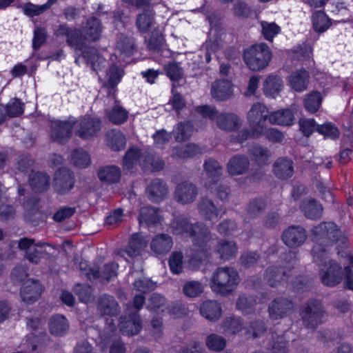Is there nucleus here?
Wrapping results in <instances>:
<instances>
[{"instance_id":"obj_16","label":"nucleus","mask_w":353,"mask_h":353,"mask_svg":"<svg viewBox=\"0 0 353 353\" xmlns=\"http://www.w3.org/2000/svg\"><path fill=\"white\" fill-rule=\"evenodd\" d=\"M197 210L201 216L206 221L216 220L221 212V208L208 196H203L199 200Z\"/></svg>"},{"instance_id":"obj_42","label":"nucleus","mask_w":353,"mask_h":353,"mask_svg":"<svg viewBox=\"0 0 353 353\" xmlns=\"http://www.w3.org/2000/svg\"><path fill=\"white\" fill-rule=\"evenodd\" d=\"M117 49L127 56L133 54L137 50L135 39L132 36L121 34L117 43Z\"/></svg>"},{"instance_id":"obj_51","label":"nucleus","mask_w":353,"mask_h":353,"mask_svg":"<svg viewBox=\"0 0 353 353\" xmlns=\"http://www.w3.org/2000/svg\"><path fill=\"white\" fill-rule=\"evenodd\" d=\"M256 303V299L250 295L241 294L238 298L236 306V308L241 310L243 314H250Z\"/></svg>"},{"instance_id":"obj_25","label":"nucleus","mask_w":353,"mask_h":353,"mask_svg":"<svg viewBox=\"0 0 353 353\" xmlns=\"http://www.w3.org/2000/svg\"><path fill=\"white\" fill-rule=\"evenodd\" d=\"M42 292L41 285L36 281L28 280L21 290L22 300L30 304L36 301Z\"/></svg>"},{"instance_id":"obj_57","label":"nucleus","mask_w":353,"mask_h":353,"mask_svg":"<svg viewBox=\"0 0 353 353\" xmlns=\"http://www.w3.org/2000/svg\"><path fill=\"white\" fill-rule=\"evenodd\" d=\"M142 166L150 169L152 171H159L164 167L163 161L158 156L147 154H145Z\"/></svg>"},{"instance_id":"obj_59","label":"nucleus","mask_w":353,"mask_h":353,"mask_svg":"<svg viewBox=\"0 0 353 353\" xmlns=\"http://www.w3.org/2000/svg\"><path fill=\"white\" fill-rule=\"evenodd\" d=\"M44 243H39L30 248L29 251L26 252V258L32 263L37 264L46 254L45 250L42 249Z\"/></svg>"},{"instance_id":"obj_41","label":"nucleus","mask_w":353,"mask_h":353,"mask_svg":"<svg viewBox=\"0 0 353 353\" xmlns=\"http://www.w3.org/2000/svg\"><path fill=\"white\" fill-rule=\"evenodd\" d=\"M108 145L114 151H119L125 147V137L119 130H112L106 134Z\"/></svg>"},{"instance_id":"obj_56","label":"nucleus","mask_w":353,"mask_h":353,"mask_svg":"<svg viewBox=\"0 0 353 353\" xmlns=\"http://www.w3.org/2000/svg\"><path fill=\"white\" fill-rule=\"evenodd\" d=\"M56 0H49L46 3L41 6H37L28 3L24 5L23 11L25 14L29 17L38 16L46 10L54 3Z\"/></svg>"},{"instance_id":"obj_55","label":"nucleus","mask_w":353,"mask_h":353,"mask_svg":"<svg viewBox=\"0 0 353 353\" xmlns=\"http://www.w3.org/2000/svg\"><path fill=\"white\" fill-rule=\"evenodd\" d=\"M266 208V203L262 199H254L248 204L246 212L251 218H256L263 214Z\"/></svg>"},{"instance_id":"obj_52","label":"nucleus","mask_w":353,"mask_h":353,"mask_svg":"<svg viewBox=\"0 0 353 353\" xmlns=\"http://www.w3.org/2000/svg\"><path fill=\"white\" fill-rule=\"evenodd\" d=\"M193 132V125L190 121L178 123L174 130L175 139L179 142H183L188 139Z\"/></svg>"},{"instance_id":"obj_30","label":"nucleus","mask_w":353,"mask_h":353,"mask_svg":"<svg viewBox=\"0 0 353 353\" xmlns=\"http://www.w3.org/2000/svg\"><path fill=\"white\" fill-rule=\"evenodd\" d=\"M200 314L210 321H216L221 316V307L216 301L208 300L200 306Z\"/></svg>"},{"instance_id":"obj_49","label":"nucleus","mask_w":353,"mask_h":353,"mask_svg":"<svg viewBox=\"0 0 353 353\" xmlns=\"http://www.w3.org/2000/svg\"><path fill=\"white\" fill-rule=\"evenodd\" d=\"M321 94L317 91H312L307 94L304 99V107L310 113H315L319 110L322 103Z\"/></svg>"},{"instance_id":"obj_35","label":"nucleus","mask_w":353,"mask_h":353,"mask_svg":"<svg viewBox=\"0 0 353 353\" xmlns=\"http://www.w3.org/2000/svg\"><path fill=\"white\" fill-rule=\"evenodd\" d=\"M83 57L90 63L93 70L97 72L105 66V59L99 55L98 50L94 48H85L83 51Z\"/></svg>"},{"instance_id":"obj_3","label":"nucleus","mask_w":353,"mask_h":353,"mask_svg":"<svg viewBox=\"0 0 353 353\" xmlns=\"http://www.w3.org/2000/svg\"><path fill=\"white\" fill-rule=\"evenodd\" d=\"M208 228L202 222H196L192 234L190 236L193 245L203 253L205 257H208L215 243V238Z\"/></svg>"},{"instance_id":"obj_33","label":"nucleus","mask_w":353,"mask_h":353,"mask_svg":"<svg viewBox=\"0 0 353 353\" xmlns=\"http://www.w3.org/2000/svg\"><path fill=\"white\" fill-rule=\"evenodd\" d=\"M238 247L233 241L221 240L218 242L215 252L223 260H230L236 255Z\"/></svg>"},{"instance_id":"obj_20","label":"nucleus","mask_w":353,"mask_h":353,"mask_svg":"<svg viewBox=\"0 0 353 353\" xmlns=\"http://www.w3.org/2000/svg\"><path fill=\"white\" fill-rule=\"evenodd\" d=\"M233 88L230 81L220 79L212 83L211 95L216 101H226L233 96Z\"/></svg>"},{"instance_id":"obj_58","label":"nucleus","mask_w":353,"mask_h":353,"mask_svg":"<svg viewBox=\"0 0 353 353\" xmlns=\"http://www.w3.org/2000/svg\"><path fill=\"white\" fill-rule=\"evenodd\" d=\"M205 344L210 350L220 352L225 348L226 341L221 336L211 334L206 338Z\"/></svg>"},{"instance_id":"obj_44","label":"nucleus","mask_w":353,"mask_h":353,"mask_svg":"<svg viewBox=\"0 0 353 353\" xmlns=\"http://www.w3.org/2000/svg\"><path fill=\"white\" fill-rule=\"evenodd\" d=\"M144 157L145 154H143L140 150L134 148H129L123 160L124 169L131 170L137 162L142 165L141 163L144 161Z\"/></svg>"},{"instance_id":"obj_12","label":"nucleus","mask_w":353,"mask_h":353,"mask_svg":"<svg viewBox=\"0 0 353 353\" xmlns=\"http://www.w3.org/2000/svg\"><path fill=\"white\" fill-rule=\"evenodd\" d=\"M101 127V122L99 119L84 117L78 122L75 128V134L82 139H89L96 136Z\"/></svg>"},{"instance_id":"obj_17","label":"nucleus","mask_w":353,"mask_h":353,"mask_svg":"<svg viewBox=\"0 0 353 353\" xmlns=\"http://www.w3.org/2000/svg\"><path fill=\"white\" fill-rule=\"evenodd\" d=\"M72 124L68 121H53L51 122L50 135L53 141L63 143L72 134Z\"/></svg>"},{"instance_id":"obj_15","label":"nucleus","mask_w":353,"mask_h":353,"mask_svg":"<svg viewBox=\"0 0 353 353\" xmlns=\"http://www.w3.org/2000/svg\"><path fill=\"white\" fill-rule=\"evenodd\" d=\"M141 9L142 11L137 15L135 26L140 33L145 34L155 23V12L150 1L149 6Z\"/></svg>"},{"instance_id":"obj_2","label":"nucleus","mask_w":353,"mask_h":353,"mask_svg":"<svg viewBox=\"0 0 353 353\" xmlns=\"http://www.w3.org/2000/svg\"><path fill=\"white\" fill-rule=\"evenodd\" d=\"M272 54L264 43L253 45L244 51L243 59L247 66L253 71L265 68L270 61Z\"/></svg>"},{"instance_id":"obj_61","label":"nucleus","mask_w":353,"mask_h":353,"mask_svg":"<svg viewBox=\"0 0 353 353\" xmlns=\"http://www.w3.org/2000/svg\"><path fill=\"white\" fill-rule=\"evenodd\" d=\"M223 328L228 334H235L243 328V323L239 318L228 317L223 323Z\"/></svg>"},{"instance_id":"obj_23","label":"nucleus","mask_w":353,"mask_h":353,"mask_svg":"<svg viewBox=\"0 0 353 353\" xmlns=\"http://www.w3.org/2000/svg\"><path fill=\"white\" fill-rule=\"evenodd\" d=\"M102 32V26L99 19L96 17L88 19L82 27V37L85 41L94 42L99 39Z\"/></svg>"},{"instance_id":"obj_5","label":"nucleus","mask_w":353,"mask_h":353,"mask_svg":"<svg viewBox=\"0 0 353 353\" xmlns=\"http://www.w3.org/2000/svg\"><path fill=\"white\" fill-rule=\"evenodd\" d=\"M325 313L324 307L319 301L310 300L301 310V320L306 327L314 329L323 323Z\"/></svg>"},{"instance_id":"obj_7","label":"nucleus","mask_w":353,"mask_h":353,"mask_svg":"<svg viewBox=\"0 0 353 353\" xmlns=\"http://www.w3.org/2000/svg\"><path fill=\"white\" fill-rule=\"evenodd\" d=\"M319 276L323 285L332 288L339 285L343 280V273L341 267L333 260L321 268Z\"/></svg>"},{"instance_id":"obj_21","label":"nucleus","mask_w":353,"mask_h":353,"mask_svg":"<svg viewBox=\"0 0 353 353\" xmlns=\"http://www.w3.org/2000/svg\"><path fill=\"white\" fill-rule=\"evenodd\" d=\"M300 210L305 217L311 220H318L323 213V207L315 199L307 198L302 201Z\"/></svg>"},{"instance_id":"obj_26","label":"nucleus","mask_w":353,"mask_h":353,"mask_svg":"<svg viewBox=\"0 0 353 353\" xmlns=\"http://www.w3.org/2000/svg\"><path fill=\"white\" fill-rule=\"evenodd\" d=\"M196 223H191L188 218L184 216L175 217L170 223V228L175 234L190 236Z\"/></svg>"},{"instance_id":"obj_45","label":"nucleus","mask_w":353,"mask_h":353,"mask_svg":"<svg viewBox=\"0 0 353 353\" xmlns=\"http://www.w3.org/2000/svg\"><path fill=\"white\" fill-rule=\"evenodd\" d=\"M338 255L345 260L343 263L344 265L345 274V287L350 290H353V272L350 266L353 267V256L346 251H338Z\"/></svg>"},{"instance_id":"obj_50","label":"nucleus","mask_w":353,"mask_h":353,"mask_svg":"<svg viewBox=\"0 0 353 353\" xmlns=\"http://www.w3.org/2000/svg\"><path fill=\"white\" fill-rule=\"evenodd\" d=\"M200 152L199 148L195 144H188L175 147L173 149L172 156L181 159H187L193 157Z\"/></svg>"},{"instance_id":"obj_32","label":"nucleus","mask_w":353,"mask_h":353,"mask_svg":"<svg viewBox=\"0 0 353 353\" xmlns=\"http://www.w3.org/2000/svg\"><path fill=\"white\" fill-rule=\"evenodd\" d=\"M145 247V243L141 238L137 234H133L129 241L126 248L118 250L117 254L125 257V254L133 258L140 254L141 250Z\"/></svg>"},{"instance_id":"obj_13","label":"nucleus","mask_w":353,"mask_h":353,"mask_svg":"<svg viewBox=\"0 0 353 353\" xmlns=\"http://www.w3.org/2000/svg\"><path fill=\"white\" fill-rule=\"evenodd\" d=\"M169 189L167 183L161 179H154L145 188V194L152 202L159 203L166 198Z\"/></svg>"},{"instance_id":"obj_18","label":"nucleus","mask_w":353,"mask_h":353,"mask_svg":"<svg viewBox=\"0 0 353 353\" xmlns=\"http://www.w3.org/2000/svg\"><path fill=\"white\" fill-rule=\"evenodd\" d=\"M215 122L220 130L225 132L236 131L241 125L240 118L231 112H219L215 118Z\"/></svg>"},{"instance_id":"obj_24","label":"nucleus","mask_w":353,"mask_h":353,"mask_svg":"<svg viewBox=\"0 0 353 353\" xmlns=\"http://www.w3.org/2000/svg\"><path fill=\"white\" fill-rule=\"evenodd\" d=\"M250 167V160L244 154H236L231 157L227 163V170L230 175L244 174Z\"/></svg>"},{"instance_id":"obj_46","label":"nucleus","mask_w":353,"mask_h":353,"mask_svg":"<svg viewBox=\"0 0 353 353\" xmlns=\"http://www.w3.org/2000/svg\"><path fill=\"white\" fill-rule=\"evenodd\" d=\"M327 247L323 243L315 241V244L311 251L314 263L322 267L327 265L328 261H330L328 259Z\"/></svg>"},{"instance_id":"obj_60","label":"nucleus","mask_w":353,"mask_h":353,"mask_svg":"<svg viewBox=\"0 0 353 353\" xmlns=\"http://www.w3.org/2000/svg\"><path fill=\"white\" fill-rule=\"evenodd\" d=\"M108 117L111 122L121 124L127 120L128 116L125 109L119 105H115L108 112Z\"/></svg>"},{"instance_id":"obj_11","label":"nucleus","mask_w":353,"mask_h":353,"mask_svg":"<svg viewBox=\"0 0 353 353\" xmlns=\"http://www.w3.org/2000/svg\"><path fill=\"white\" fill-rule=\"evenodd\" d=\"M307 238L305 229L301 225H291L282 233L281 239L288 247L296 248L303 245Z\"/></svg>"},{"instance_id":"obj_34","label":"nucleus","mask_w":353,"mask_h":353,"mask_svg":"<svg viewBox=\"0 0 353 353\" xmlns=\"http://www.w3.org/2000/svg\"><path fill=\"white\" fill-rule=\"evenodd\" d=\"M69 328L66 318L61 314L52 316L49 321V331L51 334L59 336L65 334Z\"/></svg>"},{"instance_id":"obj_19","label":"nucleus","mask_w":353,"mask_h":353,"mask_svg":"<svg viewBox=\"0 0 353 353\" xmlns=\"http://www.w3.org/2000/svg\"><path fill=\"white\" fill-rule=\"evenodd\" d=\"M129 319L125 317L120 318L119 329L123 335L134 336L139 333L141 330V319L139 314L130 312L128 313Z\"/></svg>"},{"instance_id":"obj_14","label":"nucleus","mask_w":353,"mask_h":353,"mask_svg":"<svg viewBox=\"0 0 353 353\" xmlns=\"http://www.w3.org/2000/svg\"><path fill=\"white\" fill-rule=\"evenodd\" d=\"M290 269L281 265H272L268 267L264 274V278L268 284L272 287H278L289 278Z\"/></svg>"},{"instance_id":"obj_37","label":"nucleus","mask_w":353,"mask_h":353,"mask_svg":"<svg viewBox=\"0 0 353 353\" xmlns=\"http://www.w3.org/2000/svg\"><path fill=\"white\" fill-rule=\"evenodd\" d=\"M294 120V114L289 109L273 112L269 116V121L272 124L290 125L293 124Z\"/></svg>"},{"instance_id":"obj_36","label":"nucleus","mask_w":353,"mask_h":353,"mask_svg":"<svg viewBox=\"0 0 353 353\" xmlns=\"http://www.w3.org/2000/svg\"><path fill=\"white\" fill-rule=\"evenodd\" d=\"M140 224L145 225L147 227L154 226L160 222V216L157 209L145 206L141 208L139 217Z\"/></svg>"},{"instance_id":"obj_54","label":"nucleus","mask_w":353,"mask_h":353,"mask_svg":"<svg viewBox=\"0 0 353 353\" xmlns=\"http://www.w3.org/2000/svg\"><path fill=\"white\" fill-rule=\"evenodd\" d=\"M203 290V285L198 281H188L183 286V293L190 298L199 296Z\"/></svg>"},{"instance_id":"obj_40","label":"nucleus","mask_w":353,"mask_h":353,"mask_svg":"<svg viewBox=\"0 0 353 353\" xmlns=\"http://www.w3.org/2000/svg\"><path fill=\"white\" fill-rule=\"evenodd\" d=\"M203 168L210 182L215 183L220 180L223 168L216 160L214 159L206 160L204 163Z\"/></svg>"},{"instance_id":"obj_10","label":"nucleus","mask_w":353,"mask_h":353,"mask_svg":"<svg viewBox=\"0 0 353 353\" xmlns=\"http://www.w3.org/2000/svg\"><path fill=\"white\" fill-rule=\"evenodd\" d=\"M74 182L75 180L72 172L67 168H62L55 172L52 187L57 194L64 195L70 192L73 188Z\"/></svg>"},{"instance_id":"obj_62","label":"nucleus","mask_w":353,"mask_h":353,"mask_svg":"<svg viewBox=\"0 0 353 353\" xmlns=\"http://www.w3.org/2000/svg\"><path fill=\"white\" fill-rule=\"evenodd\" d=\"M261 26L263 37L270 41H272L273 38L281 31L280 27L274 22L262 21H261Z\"/></svg>"},{"instance_id":"obj_8","label":"nucleus","mask_w":353,"mask_h":353,"mask_svg":"<svg viewBox=\"0 0 353 353\" xmlns=\"http://www.w3.org/2000/svg\"><path fill=\"white\" fill-rule=\"evenodd\" d=\"M294 303L288 298L283 296L274 299L268 305L269 317L273 321L285 318L292 313Z\"/></svg>"},{"instance_id":"obj_53","label":"nucleus","mask_w":353,"mask_h":353,"mask_svg":"<svg viewBox=\"0 0 353 353\" xmlns=\"http://www.w3.org/2000/svg\"><path fill=\"white\" fill-rule=\"evenodd\" d=\"M72 163L79 168H85L90 164V157L82 149L74 150L71 154Z\"/></svg>"},{"instance_id":"obj_29","label":"nucleus","mask_w":353,"mask_h":353,"mask_svg":"<svg viewBox=\"0 0 353 353\" xmlns=\"http://www.w3.org/2000/svg\"><path fill=\"white\" fill-rule=\"evenodd\" d=\"M273 172L281 179L291 177L294 173L292 161L285 157L279 158L273 164Z\"/></svg>"},{"instance_id":"obj_38","label":"nucleus","mask_w":353,"mask_h":353,"mask_svg":"<svg viewBox=\"0 0 353 353\" xmlns=\"http://www.w3.org/2000/svg\"><path fill=\"white\" fill-rule=\"evenodd\" d=\"M249 154L252 161L259 167L268 164L269 159L272 156L268 148L259 145L252 147L249 150Z\"/></svg>"},{"instance_id":"obj_1","label":"nucleus","mask_w":353,"mask_h":353,"mask_svg":"<svg viewBox=\"0 0 353 353\" xmlns=\"http://www.w3.org/2000/svg\"><path fill=\"white\" fill-rule=\"evenodd\" d=\"M239 282V273L234 268L228 266L219 267L211 275L210 287L214 294L227 296L235 290Z\"/></svg>"},{"instance_id":"obj_31","label":"nucleus","mask_w":353,"mask_h":353,"mask_svg":"<svg viewBox=\"0 0 353 353\" xmlns=\"http://www.w3.org/2000/svg\"><path fill=\"white\" fill-rule=\"evenodd\" d=\"M29 183L35 192H45L50 185V176L46 172H32L29 176Z\"/></svg>"},{"instance_id":"obj_6","label":"nucleus","mask_w":353,"mask_h":353,"mask_svg":"<svg viewBox=\"0 0 353 353\" xmlns=\"http://www.w3.org/2000/svg\"><path fill=\"white\" fill-rule=\"evenodd\" d=\"M268 109L261 103L252 105L247 114L248 121L252 128V136L259 137L263 132L264 123L269 119Z\"/></svg>"},{"instance_id":"obj_4","label":"nucleus","mask_w":353,"mask_h":353,"mask_svg":"<svg viewBox=\"0 0 353 353\" xmlns=\"http://www.w3.org/2000/svg\"><path fill=\"white\" fill-rule=\"evenodd\" d=\"M314 241L330 246L342 236L341 231L334 222H321L311 230Z\"/></svg>"},{"instance_id":"obj_28","label":"nucleus","mask_w":353,"mask_h":353,"mask_svg":"<svg viewBox=\"0 0 353 353\" xmlns=\"http://www.w3.org/2000/svg\"><path fill=\"white\" fill-rule=\"evenodd\" d=\"M172 245V239L170 235L159 234L152 239L150 248L157 254H164L171 250Z\"/></svg>"},{"instance_id":"obj_48","label":"nucleus","mask_w":353,"mask_h":353,"mask_svg":"<svg viewBox=\"0 0 353 353\" xmlns=\"http://www.w3.org/2000/svg\"><path fill=\"white\" fill-rule=\"evenodd\" d=\"M164 38L161 32L154 29L151 32L149 36L145 38V43L149 50L158 52L163 46Z\"/></svg>"},{"instance_id":"obj_64","label":"nucleus","mask_w":353,"mask_h":353,"mask_svg":"<svg viewBox=\"0 0 353 353\" xmlns=\"http://www.w3.org/2000/svg\"><path fill=\"white\" fill-rule=\"evenodd\" d=\"M183 254L181 252H174L170 256L169 265L174 274H180L183 270Z\"/></svg>"},{"instance_id":"obj_47","label":"nucleus","mask_w":353,"mask_h":353,"mask_svg":"<svg viewBox=\"0 0 353 353\" xmlns=\"http://www.w3.org/2000/svg\"><path fill=\"white\" fill-rule=\"evenodd\" d=\"M283 81L277 76H269L264 82L263 90L266 95L275 97L283 88Z\"/></svg>"},{"instance_id":"obj_9","label":"nucleus","mask_w":353,"mask_h":353,"mask_svg":"<svg viewBox=\"0 0 353 353\" xmlns=\"http://www.w3.org/2000/svg\"><path fill=\"white\" fill-rule=\"evenodd\" d=\"M198 187L192 182L184 181L176 184L174 192V199L181 205H188L196 199Z\"/></svg>"},{"instance_id":"obj_22","label":"nucleus","mask_w":353,"mask_h":353,"mask_svg":"<svg viewBox=\"0 0 353 353\" xmlns=\"http://www.w3.org/2000/svg\"><path fill=\"white\" fill-rule=\"evenodd\" d=\"M97 309L102 315L117 316L120 307L114 296L104 294L97 300Z\"/></svg>"},{"instance_id":"obj_63","label":"nucleus","mask_w":353,"mask_h":353,"mask_svg":"<svg viewBox=\"0 0 353 353\" xmlns=\"http://www.w3.org/2000/svg\"><path fill=\"white\" fill-rule=\"evenodd\" d=\"M330 26V21L325 13L319 12L313 16L314 29L319 32H325Z\"/></svg>"},{"instance_id":"obj_27","label":"nucleus","mask_w":353,"mask_h":353,"mask_svg":"<svg viewBox=\"0 0 353 353\" xmlns=\"http://www.w3.org/2000/svg\"><path fill=\"white\" fill-rule=\"evenodd\" d=\"M99 180L107 184L118 183L121 176V169L115 165H105L98 170Z\"/></svg>"},{"instance_id":"obj_39","label":"nucleus","mask_w":353,"mask_h":353,"mask_svg":"<svg viewBox=\"0 0 353 353\" xmlns=\"http://www.w3.org/2000/svg\"><path fill=\"white\" fill-rule=\"evenodd\" d=\"M308 72L304 69H301L290 75V83L294 90L301 92L306 89L308 84Z\"/></svg>"},{"instance_id":"obj_43","label":"nucleus","mask_w":353,"mask_h":353,"mask_svg":"<svg viewBox=\"0 0 353 353\" xmlns=\"http://www.w3.org/2000/svg\"><path fill=\"white\" fill-rule=\"evenodd\" d=\"M267 332L265 322L261 319H255L249 323L245 327V335L248 339L261 337Z\"/></svg>"}]
</instances>
